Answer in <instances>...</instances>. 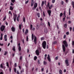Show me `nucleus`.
I'll use <instances>...</instances> for the list:
<instances>
[{
	"label": "nucleus",
	"instance_id": "f257e3e1",
	"mask_svg": "<svg viewBox=\"0 0 74 74\" xmlns=\"http://www.w3.org/2000/svg\"><path fill=\"white\" fill-rule=\"evenodd\" d=\"M42 47L44 49H45L46 48V45H47V43L45 41H44L42 44Z\"/></svg>",
	"mask_w": 74,
	"mask_h": 74
},
{
	"label": "nucleus",
	"instance_id": "f03ea898",
	"mask_svg": "<svg viewBox=\"0 0 74 74\" xmlns=\"http://www.w3.org/2000/svg\"><path fill=\"white\" fill-rule=\"evenodd\" d=\"M5 26L4 25H2L0 27V30L1 32H3L5 29Z\"/></svg>",
	"mask_w": 74,
	"mask_h": 74
},
{
	"label": "nucleus",
	"instance_id": "7ed1b4c3",
	"mask_svg": "<svg viewBox=\"0 0 74 74\" xmlns=\"http://www.w3.org/2000/svg\"><path fill=\"white\" fill-rule=\"evenodd\" d=\"M37 3H35L34 5V7L32 8V10H36V8H37Z\"/></svg>",
	"mask_w": 74,
	"mask_h": 74
},
{
	"label": "nucleus",
	"instance_id": "20e7f679",
	"mask_svg": "<svg viewBox=\"0 0 74 74\" xmlns=\"http://www.w3.org/2000/svg\"><path fill=\"white\" fill-rule=\"evenodd\" d=\"M13 16H14V17H13V19L14 20V22H15L16 21V17L17 16V15L16 14H14V13H13Z\"/></svg>",
	"mask_w": 74,
	"mask_h": 74
},
{
	"label": "nucleus",
	"instance_id": "39448f33",
	"mask_svg": "<svg viewBox=\"0 0 74 74\" xmlns=\"http://www.w3.org/2000/svg\"><path fill=\"white\" fill-rule=\"evenodd\" d=\"M63 43L64 45H65L66 47H68V44H67V42L66 40H64L63 41Z\"/></svg>",
	"mask_w": 74,
	"mask_h": 74
},
{
	"label": "nucleus",
	"instance_id": "423d86ee",
	"mask_svg": "<svg viewBox=\"0 0 74 74\" xmlns=\"http://www.w3.org/2000/svg\"><path fill=\"white\" fill-rule=\"evenodd\" d=\"M65 63L66 65L67 66H69V61L67 60H65Z\"/></svg>",
	"mask_w": 74,
	"mask_h": 74
},
{
	"label": "nucleus",
	"instance_id": "0eeeda50",
	"mask_svg": "<svg viewBox=\"0 0 74 74\" xmlns=\"http://www.w3.org/2000/svg\"><path fill=\"white\" fill-rule=\"evenodd\" d=\"M47 59L49 62H51V58H50L49 55L48 54V57L47 58Z\"/></svg>",
	"mask_w": 74,
	"mask_h": 74
},
{
	"label": "nucleus",
	"instance_id": "6e6552de",
	"mask_svg": "<svg viewBox=\"0 0 74 74\" xmlns=\"http://www.w3.org/2000/svg\"><path fill=\"white\" fill-rule=\"evenodd\" d=\"M34 3H35V2H34V0H31V7H32V6H33V5H34Z\"/></svg>",
	"mask_w": 74,
	"mask_h": 74
},
{
	"label": "nucleus",
	"instance_id": "1a4fd4ad",
	"mask_svg": "<svg viewBox=\"0 0 74 74\" xmlns=\"http://www.w3.org/2000/svg\"><path fill=\"white\" fill-rule=\"evenodd\" d=\"M62 47L63 52H65V51H66V48H65L64 45H63Z\"/></svg>",
	"mask_w": 74,
	"mask_h": 74
},
{
	"label": "nucleus",
	"instance_id": "9d476101",
	"mask_svg": "<svg viewBox=\"0 0 74 74\" xmlns=\"http://www.w3.org/2000/svg\"><path fill=\"white\" fill-rule=\"evenodd\" d=\"M11 29L12 30V31L13 32H14L15 31V28L14 27H12L11 28Z\"/></svg>",
	"mask_w": 74,
	"mask_h": 74
},
{
	"label": "nucleus",
	"instance_id": "9b49d317",
	"mask_svg": "<svg viewBox=\"0 0 74 74\" xmlns=\"http://www.w3.org/2000/svg\"><path fill=\"white\" fill-rule=\"evenodd\" d=\"M47 12L49 15L50 16H51V10H47Z\"/></svg>",
	"mask_w": 74,
	"mask_h": 74
},
{
	"label": "nucleus",
	"instance_id": "f8f14e48",
	"mask_svg": "<svg viewBox=\"0 0 74 74\" xmlns=\"http://www.w3.org/2000/svg\"><path fill=\"white\" fill-rule=\"evenodd\" d=\"M36 53L37 55H39V51L38 50H37L36 51Z\"/></svg>",
	"mask_w": 74,
	"mask_h": 74
},
{
	"label": "nucleus",
	"instance_id": "ddd939ff",
	"mask_svg": "<svg viewBox=\"0 0 74 74\" xmlns=\"http://www.w3.org/2000/svg\"><path fill=\"white\" fill-rule=\"evenodd\" d=\"M4 39L5 40V41H7V35H4Z\"/></svg>",
	"mask_w": 74,
	"mask_h": 74
},
{
	"label": "nucleus",
	"instance_id": "4468645a",
	"mask_svg": "<svg viewBox=\"0 0 74 74\" xmlns=\"http://www.w3.org/2000/svg\"><path fill=\"white\" fill-rule=\"evenodd\" d=\"M45 33H48V29H47V28H45Z\"/></svg>",
	"mask_w": 74,
	"mask_h": 74
},
{
	"label": "nucleus",
	"instance_id": "2eb2a0df",
	"mask_svg": "<svg viewBox=\"0 0 74 74\" xmlns=\"http://www.w3.org/2000/svg\"><path fill=\"white\" fill-rule=\"evenodd\" d=\"M48 7L49 8V10H51V8L50 7V6H49V3H48V4L47 5V6H46L47 8Z\"/></svg>",
	"mask_w": 74,
	"mask_h": 74
},
{
	"label": "nucleus",
	"instance_id": "dca6fc26",
	"mask_svg": "<svg viewBox=\"0 0 74 74\" xmlns=\"http://www.w3.org/2000/svg\"><path fill=\"white\" fill-rule=\"evenodd\" d=\"M37 41V38L36 36H34V42H36Z\"/></svg>",
	"mask_w": 74,
	"mask_h": 74
},
{
	"label": "nucleus",
	"instance_id": "f3484780",
	"mask_svg": "<svg viewBox=\"0 0 74 74\" xmlns=\"http://www.w3.org/2000/svg\"><path fill=\"white\" fill-rule=\"evenodd\" d=\"M36 27V29H37V30H38V29H39V24H37Z\"/></svg>",
	"mask_w": 74,
	"mask_h": 74
},
{
	"label": "nucleus",
	"instance_id": "a211bd4d",
	"mask_svg": "<svg viewBox=\"0 0 74 74\" xmlns=\"http://www.w3.org/2000/svg\"><path fill=\"white\" fill-rule=\"evenodd\" d=\"M28 29H26L25 32V35H26V34H27V33H28Z\"/></svg>",
	"mask_w": 74,
	"mask_h": 74
},
{
	"label": "nucleus",
	"instance_id": "6ab92c4d",
	"mask_svg": "<svg viewBox=\"0 0 74 74\" xmlns=\"http://www.w3.org/2000/svg\"><path fill=\"white\" fill-rule=\"evenodd\" d=\"M43 64L44 65H47V62H45V61H43Z\"/></svg>",
	"mask_w": 74,
	"mask_h": 74
},
{
	"label": "nucleus",
	"instance_id": "aec40b11",
	"mask_svg": "<svg viewBox=\"0 0 74 74\" xmlns=\"http://www.w3.org/2000/svg\"><path fill=\"white\" fill-rule=\"evenodd\" d=\"M59 73L60 74H62V70L60 69L59 71Z\"/></svg>",
	"mask_w": 74,
	"mask_h": 74
},
{
	"label": "nucleus",
	"instance_id": "412c9836",
	"mask_svg": "<svg viewBox=\"0 0 74 74\" xmlns=\"http://www.w3.org/2000/svg\"><path fill=\"white\" fill-rule=\"evenodd\" d=\"M19 17H20V15H18V16L17 17V21H19Z\"/></svg>",
	"mask_w": 74,
	"mask_h": 74
},
{
	"label": "nucleus",
	"instance_id": "4be33fe9",
	"mask_svg": "<svg viewBox=\"0 0 74 74\" xmlns=\"http://www.w3.org/2000/svg\"><path fill=\"white\" fill-rule=\"evenodd\" d=\"M32 40L33 41L34 39V35L33 34H32Z\"/></svg>",
	"mask_w": 74,
	"mask_h": 74
},
{
	"label": "nucleus",
	"instance_id": "5701e85b",
	"mask_svg": "<svg viewBox=\"0 0 74 74\" xmlns=\"http://www.w3.org/2000/svg\"><path fill=\"white\" fill-rule=\"evenodd\" d=\"M12 50L13 51L15 52V47L14 46L13 47Z\"/></svg>",
	"mask_w": 74,
	"mask_h": 74
},
{
	"label": "nucleus",
	"instance_id": "b1692460",
	"mask_svg": "<svg viewBox=\"0 0 74 74\" xmlns=\"http://www.w3.org/2000/svg\"><path fill=\"white\" fill-rule=\"evenodd\" d=\"M32 28H33V25L31 24L30 29L31 30H32Z\"/></svg>",
	"mask_w": 74,
	"mask_h": 74
},
{
	"label": "nucleus",
	"instance_id": "393cba45",
	"mask_svg": "<svg viewBox=\"0 0 74 74\" xmlns=\"http://www.w3.org/2000/svg\"><path fill=\"white\" fill-rule=\"evenodd\" d=\"M44 1H42L41 3V7H42L44 5Z\"/></svg>",
	"mask_w": 74,
	"mask_h": 74
},
{
	"label": "nucleus",
	"instance_id": "a878e982",
	"mask_svg": "<svg viewBox=\"0 0 74 74\" xmlns=\"http://www.w3.org/2000/svg\"><path fill=\"white\" fill-rule=\"evenodd\" d=\"M18 49L19 51H21V46H18Z\"/></svg>",
	"mask_w": 74,
	"mask_h": 74
},
{
	"label": "nucleus",
	"instance_id": "bb28decb",
	"mask_svg": "<svg viewBox=\"0 0 74 74\" xmlns=\"http://www.w3.org/2000/svg\"><path fill=\"white\" fill-rule=\"evenodd\" d=\"M37 59V56H35L34 58V60H35V61H36Z\"/></svg>",
	"mask_w": 74,
	"mask_h": 74
},
{
	"label": "nucleus",
	"instance_id": "cd10ccee",
	"mask_svg": "<svg viewBox=\"0 0 74 74\" xmlns=\"http://www.w3.org/2000/svg\"><path fill=\"white\" fill-rule=\"evenodd\" d=\"M23 58V57H22V56H21L19 58V59L20 60H22V59Z\"/></svg>",
	"mask_w": 74,
	"mask_h": 74
},
{
	"label": "nucleus",
	"instance_id": "c85d7f7f",
	"mask_svg": "<svg viewBox=\"0 0 74 74\" xmlns=\"http://www.w3.org/2000/svg\"><path fill=\"white\" fill-rule=\"evenodd\" d=\"M10 10H13V9H14V8H12V7L11 6H10Z\"/></svg>",
	"mask_w": 74,
	"mask_h": 74
},
{
	"label": "nucleus",
	"instance_id": "c756f323",
	"mask_svg": "<svg viewBox=\"0 0 74 74\" xmlns=\"http://www.w3.org/2000/svg\"><path fill=\"white\" fill-rule=\"evenodd\" d=\"M19 28L20 30H21V25L19 24Z\"/></svg>",
	"mask_w": 74,
	"mask_h": 74
},
{
	"label": "nucleus",
	"instance_id": "7c9ffc66",
	"mask_svg": "<svg viewBox=\"0 0 74 74\" xmlns=\"http://www.w3.org/2000/svg\"><path fill=\"white\" fill-rule=\"evenodd\" d=\"M62 15H63V13H61L60 15V17H62Z\"/></svg>",
	"mask_w": 74,
	"mask_h": 74
},
{
	"label": "nucleus",
	"instance_id": "2f4dec72",
	"mask_svg": "<svg viewBox=\"0 0 74 74\" xmlns=\"http://www.w3.org/2000/svg\"><path fill=\"white\" fill-rule=\"evenodd\" d=\"M11 1L13 3H14V2H15V0H11Z\"/></svg>",
	"mask_w": 74,
	"mask_h": 74
},
{
	"label": "nucleus",
	"instance_id": "473e14b6",
	"mask_svg": "<svg viewBox=\"0 0 74 74\" xmlns=\"http://www.w3.org/2000/svg\"><path fill=\"white\" fill-rule=\"evenodd\" d=\"M7 52L6 51H5V53H4V55L5 56V55H7Z\"/></svg>",
	"mask_w": 74,
	"mask_h": 74
},
{
	"label": "nucleus",
	"instance_id": "72a5a7b5",
	"mask_svg": "<svg viewBox=\"0 0 74 74\" xmlns=\"http://www.w3.org/2000/svg\"><path fill=\"white\" fill-rule=\"evenodd\" d=\"M37 15H38V18H40V13H38L37 14Z\"/></svg>",
	"mask_w": 74,
	"mask_h": 74
},
{
	"label": "nucleus",
	"instance_id": "f704fd0d",
	"mask_svg": "<svg viewBox=\"0 0 74 74\" xmlns=\"http://www.w3.org/2000/svg\"><path fill=\"white\" fill-rule=\"evenodd\" d=\"M14 71L15 73H16V68L14 69Z\"/></svg>",
	"mask_w": 74,
	"mask_h": 74
},
{
	"label": "nucleus",
	"instance_id": "c9c22d12",
	"mask_svg": "<svg viewBox=\"0 0 74 74\" xmlns=\"http://www.w3.org/2000/svg\"><path fill=\"white\" fill-rule=\"evenodd\" d=\"M72 5H73V8H74V2L73 1L72 2Z\"/></svg>",
	"mask_w": 74,
	"mask_h": 74
},
{
	"label": "nucleus",
	"instance_id": "e433bc0d",
	"mask_svg": "<svg viewBox=\"0 0 74 74\" xmlns=\"http://www.w3.org/2000/svg\"><path fill=\"white\" fill-rule=\"evenodd\" d=\"M6 65L7 67H9V65L8 64V62H6Z\"/></svg>",
	"mask_w": 74,
	"mask_h": 74
},
{
	"label": "nucleus",
	"instance_id": "4c0bfd02",
	"mask_svg": "<svg viewBox=\"0 0 74 74\" xmlns=\"http://www.w3.org/2000/svg\"><path fill=\"white\" fill-rule=\"evenodd\" d=\"M69 15H70V8L69 9Z\"/></svg>",
	"mask_w": 74,
	"mask_h": 74
},
{
	"label": "nucleus",
	"instance_id": "58836bf2",
	"mask_svg": "<svg viewBox=\"0 0 74 74\" xmlns=\"http://www.w3.org/2000/svg\"><path fill=\"white\" fill-rule=\"evenodd\" d=\"M0 67H1L2 69L3 68V64H1L0 65Z\"/></svg>",
	"mask_w": 74,
	"mask_h": 74
},
{
	"label": "nucleus",
	"instance_id": "ea45409f",
	"mask_svg": "<svg viewBox=\"0 0 74 74\" xmlns=\"http://www.w3.org/2000/svg\"><path fill=\"white\" fill-rule=\"evenodd\" d=\"M41 25L43 26V25H44V23H40Z\"/></svg>",
	"mask_w": 74,
	"mask_h": 74
},
{
	"label": "nucleus",
	"instance_id": "a19ab883",
	"mask_svg": "<svg viewBox=\"0 0 74 74\" xmlns=\"http://www.w3.org/2000/svg\"><path fill=\"white\" fill-rule=\"evenodd\" d=\"M61 3L62 4V5H63V4H64V1H61Z\"/></svg>",
	"mask_w": 74,
	"mask_h": 74
},
{
	"label": "nucleus",
	"instance_id": "79ce46f5",
	"mask_svg": "<svg viewBox=\"0 0 74 74\" xmlns=\"http://www.w3.org/2000/svg\"><path fill=\"white\" fill-rule=\"evenodd\" d=\"M29 40V38H28V36H27V38H26V40L27 41H28V40Z\"/></svg>",
	"mask_w": 74,
	"mask_h": 74
},
{
	"label": "nucleus",
	"instance_id": "37998d69",
	"mask_svg": "<svg viewBox=\"0 0 74 74\" xmlns=\"http://www.w3.org/2000/svg\"><path fill=\"white\" fill-rule=\"evenodd\" d=\"M64 26L65 28H66L67 27V24H65Z\"/></svg>",
	"mask_w": 74,
	"mask_h": 74
},
{
	"label": "nucleus",
	"instance_id": "c03bdc74",
	"mask_svg": "<svg viewBox=\"0 0 74 74\" xmlns=\"http://www.w3.org/2000/svg\"><path fill=\"white\" fill-rule=\"evenodd\" d=\"M41 41H42V40H44V37H42L41 38Z\"/></svg>",
	"mask_w": 74,
	"mask_h": 74
},
{
	"label": "nucleus",
	"instance_id": "a18cd8bd",
	"mask_svg": "<svg viewBox=\"0 0 74 74\" xmlns=\"http://www.w3.org/2000/svg\"><path fill=\"white\" fill-rule=\"evenodd\" d=\"M57 42L56 41L54 42H53V44H56Z\"/></svg>",
	"mask_w": 74,
	"mask_h": 74
},
{
	"label": "nucleus",
	"instance_id": "49530a36",
	"mask_svg": "<svg viewBox=\"0 0 74 74\" xmlns=\"http://www.w3.org/2000/svg\"><path fill=\"white\" fill-rule=\"evenodd\" d=\"M66 18H63V22H64L65 21V19Z\"/></svg>",
	"mask_w": 74,
	"mask_h": 74
},
{
	"label": "nucleus",
	"instance_id": "de8ad7c7",
	"mask_svg": "<svg viewBox=\"0 0 74 74\" xmlns=\"http://www.w3.org/2000/svg\"><path fill=\"white\" fill-rule=\"evenodd\" d=\"M6 19V16H5L3 19V21H5V20Z\"/></svg>",
	"mask_w": 74,
	"mask_h": 74
},
{
	"label": "nucleus",
	"instance_id": "09e8293b",
	"mask_svg": "<svg viewBox=\"0 0 74 74\" xmlns=\"http://www.w3.org/2000/svg\"><path fill=\"white\" fill-rule=\"evenodd\" d=\"M55 1V0H52V3H54Z\"/></svg>",
	"mask_w": 74,
	"mask_h": 74
},
{
	"label": "nucleus",
	"instance_id": "8fccbe9b",
	"mask_svg": "<svg viewBox=\"0 0 74 74\" xmlns=\"http://www.w3.org/2000/svg\"><path fill=\"white\" fill-rule=\"evenodd\" d=\"M71 32V30H72V27H71L69 28Z\"/></svg>",
	"mask_w": 74,
	"mask_h": 74
},
{
	"label": "nucleus",
	"instance_id": "3c124183",
	"mask_svg": "<svg viewBox=\"0 0 74 74\" xmlns=\"http://www.w3.org/2000/svg\"><path fill=\"white\" fill-rule=\"evenodd\" d=\"M43 15L44 16H45V13H44V12H43Z\"/></svg>",
	"mask_w": 74,
	"mask_h": 74
},
{
	"label": "nucleus",
	"instance_id": "603ef678",
	"mask_svg": "<svg viewBox=\"0 0 74 74\" xmlns=\"http://www.w3.org/2000/svg\"><path fill=\"white\" fill-rule=\"evenodd\" d=\"M23 22H25V17H24L23 18Z\"/></svg>",
	"mask_w": 74,
	"mask_h": 74
},
{
	"label": "nucleus",
	"instance_id": "864d4df0",
	"mask_svg": "<svg viewBox=\"0 0 74 74\" xmlns=\"http://www.w3.org/2000/svg\"><path fill=\"white\" fill-rule=\"evenodd\" d=\"M55 59L56 60H58V57L57 56L55 58Z\"/></svg>",
	"mask_w": 74,
	"mask_h": 74
},
{
	"label": "nucleus",
	"instance_id": "5fc2aeb1",
	"mask_svg": "<svg viewBox=\"0 0 74 74\" xmlns=\"http://www.w3.org/2000/svg\"><path fill=\"white\" fill-rule=\"evenodd\" d=\"M66 35H64V38H66Z\"/></svg>",
	"mask_w": 74,
	"mask_h": 74
},
{
	"label": "nucleus",
	"instance_id": "6e6d98bb",
	"mask_svg": "<svg viewBox=\"0 0 74 74\" xmlns=\"http://www.w3.org/2000/svg\"><path fill=\"white\" fill-rule=\"evenodd\" d=\"M9 14H10L11 15H12V13H11V12L9 11Z\"/></svg>",
	"mask_w": 74,
	"mask_h": 74
},
{
	"label": "nucleus",
	"instance_id": "4d7b16f0",
	"mask_svg": "<svg viewBox=\"0 0 74 74\" xmlns=\"http://www.w3.org/2000/svg\"><path fill=\"white\" fill-rule=\"evenodd\" d=\"M29 3V0L25 2V4H27Z\"/></svg>",
	"mask_w": 74,
	"mask_h": 74
},
{
	"label": "nucleus",
	"instance_id": "13d9d810",
	"mask_svg": "<svg viewBox=\"0 0 74 74\" xmlns=\"http://www.w3.org/2000/svg\"><path fill=\"white\" fill-rule=\"evenodd\" d=\"M17 65H16V63H15L14 64V67H16L17 66Z\"/></svg>",
	"mask_w": 74,
	"mask_h": 74
},
{
	"label": "nucleus",
	"instance_id": "bf43d9fd",
	"mask_svg": "<svg viewBox=\"0 0 74 74\" xmlns=\"http://www.w3.org/2000/svg\"><path fill=\"white\" fill-rule=\"evenodd\" d=\"M72 45L73 46V45H74V41H73L72 42Z\"/></svg>",
	"mask_w": 74,
	"mask_h": 74
},
{
	"label": "nucleus",
	"instance_id": "052dcab7",
	"mask_svg": "<svg viewBox=\"0 0 74 74\" xmlns=\"http://www.w3.org/2000/svg\"><path fill=\"white\" fill-rule=\"evenodd\" d=\"M48 25L49 26H50V23H49V22H48Z\"/></svg>",
	"mask_w": 74,
	"mask_h": 74
},
{
	"label": "nucleus",
	"instance_id": "680f3d73",
	"mask_svg": "<svg viewBox=\"0 0 74 74\" xmlns=\"http://www.w3.org/2000/svg\"><path fill=\"white\" fill-rule=\"evenodd\" d=\"M3 45L4 44H1V43H0V45H1V46H3Z\"/></svg>",
	"mask_w": 74,
	"mask_h": 74
},
{
	"label": "nucleus",
	"instance_id": "e2e57ef3",
	"mask_svg": "<svg viewBox=\"0 0 74 74\" xmlns=\"http://www.w3.org/2000/svg\"><path fill=\"white\" fill-rule=\"evenodd\" d=\"M66 34L67 35H69V32H67L66 33Z\"/></svg>",
	"mask_w": 74,
	"mask_h": 74
},
{
	"label": "nucleus",
	"instance_id": "0e129e2a",
	"mask_svg": "<svg viewBox=\"0 0 74 74\" xmlns=\"http://www.w3.org/2000/svg\"><path fill=\"white\" fill-rule=\"evenodd\" d=\"M35 30V28L34 27H33L32 29V30H33V31H34V30Z\"/></svg>",
	"mask_w": 74,
	"mask_h": 74
},
{
	"label": "nucleus",
	"instance_id": "69168bd1",
	"mask_svg": "<svg viewBox=\"0 0 74 74\" xmlns=\"http://www.w3.org/2000/svg\"><path fill=\"white\" fill-rule=\"evenodd\" d=\"M38 64H40V60H38Z\"/></svg>",
	"mask_w": 74,
	"mask_h": 74
},
{
	"label": "nucleus",
	"instance_id": "338daca9",
	"mask_svg": "<svg viewBox=\"0 0 74 74\" xmlns=\"http://www.w3.org/2000/svg\"><path fill=\"white\" fill-rule=\"evenodd\" d=\"M44 68H43L42 69H41V71H44Z\"/></svg>",
	"mask_w": 74,
	"mask_h": 74
},
{
	"label": "nucleus",
	"instance_id": "774afa93",
	"mask_svg": "<svg viewBox=\"0 0 74 74\" xmlns=\"http://www.w3.org/2000/svg\"><path fill=\"white\" fill-rule=\"evenodd\" d=\"M17 74H19V71H17Z\"/></svg>",
	"mask_w": 74,
	"mask_h": 74
}]
</instances>
